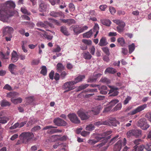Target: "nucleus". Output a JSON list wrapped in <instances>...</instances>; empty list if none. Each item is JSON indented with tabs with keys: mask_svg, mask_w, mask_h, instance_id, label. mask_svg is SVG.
I'll return each mask as SVG.
<instances>
[{
	"mask_svg": "<svg viewBox=\"0 0 151 151\" xmlns=\"http://www.w3.org/2000/svg\"><path fill=\"white\" fill-rule=\"evenodd\" d=\"M17 69V66L13 63L10 64L8 66L9 70L12 74H15L14 72Z\"/></svg>",
	"mask_w": 151,
	"mask_h": 151,
	"instance_id": "19",
	"label": "nucleus"
},
{
	"mask_svg": "<svg viewBox=\"0 0 151 151\" xmlns=\"http://www.w3.org/2000/svg\"><path fill=\"white\" fill-rule=\"evenodd\" d=\"M102 50L107 55L109 56L110 55V52L108 47H103L102 48Z\"/></svg>",
	"mask_w": 151,
	"mask_h": 151,
	"instance_id": "50",
	"label": "nucleus"
},
{
	"mask_svg": "<svg viewBox=\"0 0 151 151\" xmlns=\"http://www.w3.org/2000/svg\"><path fill=\"white\" fill-rule=\"evenodd\" d=\"M94 129V125L92 124H90L86 126V129L87 130L92 131Z\"/></svg>",
	"mask_w": 151,
	"mask_h": 151,
	"instance_id": "46",
	"label": "nucleus"
},
{
	"mask_svg": "<svg viewBox=\"0 0 151 151\" xmlns=\"http://www.w3.org/2000/svg\"><path fill=\"white\" fill-rule=\"evenodd\" d=\"M99 82L106 84H109L110 83V80L107 78L106 77H102L101 79Z\"/></svg>",
	"mask_w": 151,
	"mask_h": 151,
	"instance_id": "39",
	"label": "nucleus"
},
{
	"mask_svg": "<svg viewBox=\"0 0 151 151\" xmlns=\"http://www.w3.org/2000/svg\"><path fill=\"white\" fill-rule=\"evenodd\" d=\"M83 58L86 60H90L92 57L91 55L88 52H86L83 53Z\"/></svg>",
	"mask_w": 151,
	"mask_h": 151,
	"instance_id": "33",
	"label": "nucleus"
},
{
	"mask_svg": "<svg viewBox=\"0 0 151 151\" xmlns=\"http://www.w3.org/2000/svg\"><path fill=\"white\" fill-rule=\"evenodd\" d=\"M16 5L12 1H6L4 4H0V20L5 22L12 15L10 9H14Z\"/></svg>",
	"mask_w": 151,
	"mask_h": 151,
	"instance_id": "1",
	"label": "nucleus"
},
{
	"mask_svg": "<svg viewBox=\"0 0 151 151\" xmlns=\"http://www.w3.org/2000/svg\"><path fill=\"white\" fill-rule=\"evenodd\" d=\"M93 33L92 29H91L89 31L83 34V38H88L91 37Z\"/></svg>",
	"mask_w": 151,
	"mask_h": 151,
	"instance_id": "34",
	"label": "nucleus"
},
{
	"mask_svg": "<svg viewBox=\"0 0 151 151\" xmlns=\"http://www.w3.org/2000/svg\"><path fill=\"white\" fill-rule=\"evenodd\" d=\"M37 26L38 27H43L47 29L48 27V26L50 25V23L47 21L44 22V23L42 22H38L37 23ZM47 31H49V30L46 29Z\"/></svg>",
	"mask_w": 151,
	"mask_h": 151,
	"instance_id": "14",
	"label": "nucleus"
},
{
	"mask_svg": "<svg viewBox=\"0 0 151 151\" xmlns=\"http://www.w3.org/2000/svg\"><path fill=\"white\" fill-rule=\"evenodd\" d=\"M89 85L87 84H86L84 85H82L78 87V91H80L84 89L87 88L89 86Z\"/></svg>",
	"mask_w": 151,
	"mask_h": 151,
	"instance_id": "47",
	"label": "nucleus"
},
{
	"mask_svg": "<svg viewBox=\"0 0 151 151\" xmlns=\"http://www.w3.org/2000/svg\"><path fill=\"white\" fill-rule=\"evenodd\" d=\"M113 21L116 24L119 25L121 24H122L124 22L122 20H119V19H114L113 20Z\"/></svg>",
	"mask_w": 151,
	"mask_h": 151,
	"instance_id": "56",
	"label": "nucleus"
},
{
	"mask_svg": "<svg viewBox=\"0 0 151 151\" xmlns=\"http://www.w3.org/2000/svg\"><path fill=\"white\" fill-rule=\"evenodd\" d=\"M127 137H129L131 136H134V129L130 130L127 133Z\"/></svg>",
	"mask_w": 151,
	"mask_h": 151,
	"instance_id": "53",
	"label": "nucleus"
},
{
	"mask_svg": "<svg viewBox=\"0 0 151 151\" xmlns=\"http://www.w3.org/2000/svg\"><path fill=\"white\" fill-rule=\"evenodd\" d=\"M18 59V55L17 52L14 50L12 54L11 60L13 63L16 62Z\"/></svg>",
	"mask_w": 151,
	"mask_h": 151,
	"instance_id": "20",
	"label": "nucleus"
},
{
	"mask_svg": "<svg viewBox=\"0 0 151 151\" xmlns=\"http://www.w3.org/2000/svg\"><path fill=\"white\" fill-rule=\"evenodd\" d=\"M100 22L102 24L107 26H109L111 23V21L109 19H101Z\"/></svg>",
	"mask_w": 151,
	"mask_h": 151,
	"instance_id": "28",
	"label": "nucleus"
},
{
	"mask_svg": "<svg viewBox=\"0 0 151 151\" xmlns=\"http://www.w3.org/2000/svg\"><path fill=\"white\" fill-rule=\"evenodd\" d=\"M117 42L122 47L125 46L126 42L123 37H121L118 38L117 40Z\"/></svg>",
	"mask_w": 151,
	"mask_h": 151,
	"instance_id": "32",
	"label": "nucleus"
},
{
	"mask_svg": "<svg viewBox=\"0 0 151 151\" xmlns=\"http://www.w3.org/2000/svg\"><path fill=\"white\" fill-rule=\"evenodd\" d=\"M119 102V101L117 99H113L109 103V105L112 108V107L114 106L115 105L118 103Z\"/></svg>",
	"mask_w": 151,
	"mask_h": 151,
	"instance_id": "42",
	"label": "nucleus"
},
{
	"mask_svg": "<svg viewBox=\"0 0 151 151\" xmlns=\"http://www.w3.org/2000/svg\"><path fill=\"white\" fill-rule=\"evenodd\" d=\"M21 11L23 13L27 14L28 15H30L31 14V13L29 12H28L25 7H22L21 8Z\"/></svg>",
	"mask_w": 151,
	"mask_h": 151,
	"instance_id": "41",
	"label": "nucleus"
},
{
	"mask_svg": "<svg viewBox=\"0 0 151 151\" xmlns=\"http://www.w3.org/2000/svg\"><path fill=\"white\" fill-rule=\"evenodd\" d=\"M26 99L27 103L28 104H31L34 101L33 97L32 96L27 98Z\"/></svg>",
	"mask_w": 151,
	"mask_h": 151,
	"instance_id": "51",
	"label": "nucleus"
},
{
	"mask_svg": "<svg viewBox=\"0 0 151 151\" xmlns=\"http://www.w3.org/2000/svg\"><path fill=\"white\" fill-rule=\"evenodd\" d=\"M47 70L46 67L45 66H42V67L40 73L44 76H45L47 74Z\"/></svg>",
	"mask_w": 151,
	"mask_h": 151,
	"instance_id": "44",
	"label": "nucleus"
},
{
	"mask_svg": "<svg viewBox=\"0 0 151 151\" xmlns=\"http://www.w3.org/2000/svg\"><path fill=\"white\" fill-rule=\"evenodd\" d=\"M56 128V127H53L51 125H49L44 127L43 128L42 130H45L48 129L47 132V133L51 134L55 133L57 132Z\"/></svg>",
	"mask_w": 151,
	"mask_h": 151,
	"instance_id": "10",
	"label": "nucleus"
},
{
	"mask_svg": "<svg viewBox=\"0 0 151 151\" xmlns=\"http://www.w3.org/2000/svg\"><path fill=\"white\" fill-rule=\"evenodd\" d=\"M66 122L60 118H57V126H66Z\"/></svg>",
	"mask_w": 151,
	"mask_h": 151,
	"instance_id": "29",
	"label": "nucleus"
},
{
	"mask_svg": "<svg viewBox=\"0 0 151 151\" xmlns=\"http://www.w3.org/2000/svg\"><path fill=\"white\" fill-rule=\"evenodd\" d=\"M69 10L71 12H73L75 10V7L73 3H70L69 4Z\"/></svg>",
	"mask_w": 151,
	"mask_h": 151,
	"instance_id": "52",
	"label": "nucleus"
},
{
	"mask_svg": "<svg viewBox=\"0 0 151 151\" xmlns=\"http://www.w3.org/2000/svg\"><path fill=\"white\" fill-rule=\"evenodd\" d=\"M102 74L100 73H98L97 74H93L92 77H89L87 81L88 83H92L95 82L96 81L97 79L100 77Z\"/></svg>",
	"mask_w": 151,
	"mask_h": 151,
	"instance_id": "13",
	"label": "nucleus"
},
{
	"mask_svg": "<svg viewBox=\"0 0 151 151\" xmlns=\"http://www.w3.org/2000/svg\"><path fill=\"white\" fill-rule=\"evenodd\" d=\"M110 137L111 136H108L106 138H105V137H104V138L103 139V140L102 142L99 144L97 145V147H101L104 146L106 143L107 142L108 139L110 138Z\"/></svg>",
	"mask_w": 151,
	"mask_h": 151,
	"instance_id": "25",
	"label": "nucleus"
},
{
	"mask_svg": "<svg viewBox=\"0 0 151 151\" xmlns=\"http://www.w3.org/2000/svg\"><path fill=\"white\" fill-rule=\"evenodd\" d=\"M104 138V137H100V135H99L98 136L96 137V140L89 139L88 140V142L90 145H94L102 139Z\"/></svg>",
	"mask_w": 151,
	"mask_h": 151,
	"instance_id": "15",
	"label": "nucleus"
},
{
	"mask_svg": "<svg viewBox=\"0 0 151 151\" xmlns=\"http://www.w3.org/2000/svg\"><path fill=\"white\" fill-rule=\"evenodd\" d=\"M85 78V76L84 75H80L76 78L74 81H73L75 82L76 84L82 81Z\"/></svg>",
	"mask_w": 151,
	"mask_h": 151,
	"instance_id": "27",
	"label": "nucleus"
},
{
	"mask_svg": "<svg viewBox=\"0 0 151 151\" xmlns=\"http://www.w3.org/2000/svg\"><path fill=\"white\" fill-rule=\"evenodd\" d=\"M107 121L109 124V125H108V126L112 125L116 126V122L115 121L110 120L109 121Z\"/></svg>",
	"mask_w": 151,
	"mask_h": 151,
	"instance_id": "57",
	"label": "nucleus"
},
{
	"mask_svg": "<svg viewBox=\"0 0 151 151\" xmlns=\"http://www.w3.org/2000/svg\"><path fill=\"white\" fill-rule=\"evenodd\" d=\"M13 31L14 29L12 27L7 26L4 28L3 32L5 35H6L11 34L13 32Z\"/></svg>",
	"mask_w": 151,
	"mask_h": 151,
	"instance_id": "18",
	"label": "nucleus"
},
{
	"mask_svg": "<svg viewBox=\"0 0 151 151\" xmlns=\"http://www.w3.org/2000/svg\"><path fill=\"white\" fill-rule=\"evenodd\" d=\"M66 75L67 74L66 72L64 71H63L61 72L60 76L59 74L57 73V81L59 80L60 77L62 79H63L65 78Z\"/></svg>",
	"mask_w": 151,
	"mask_h": 151,
	"instance_id": "37",
	"label": "nucleus"
},
{
	"mask_svg": "<svg viewBox=\"0 0 151 151\" xmlns=\"http://www.w3.org/2000/svg\"><path fill=\"white\" fill-rule=\"evenodd\" d=\"M60 137L59 136L57 135V140H60L62 141H65L66 140L67 137L65 136H63L61 137Z\"/></svg>",
	"mask_w": 151,
	"mask_h": 151,
	"instance_id": "58",
	"label": "nucleus"
},
{
	"mask_svg": "<svg viewBox=\"0 0 151 151\" xmlns=\"http://www.w3.org/2000/svg\"><path fill=\"white\" fill-rule=\"evenodd\" d=\"M122 107V104L121 103H119L113 108L112 111H116L118 110H120L121 109Z\"/></svg>",
	"mask_w": 151,
	"mask_h": 151,
	"instance_id": "45",
	"label": "nucleus"
},
{
	"mask_svg": "<svg viewBox=\"0 0 151 151\" xmlns=\"http://www.w3.org/2000/svg\"><path fill=\"white\" fill-rule=\"evenodd\" d=\"M146 104H144L138 106L135 109L132 110L128 113L129 115H133L139 112L147 107Z\"/></svg>",
	"mask_w": 151,
	"mask_h": 151,
	"instance_id": "7",
	"label": "nucleus"
},
{
	"mask_svg": "<svg viewBox=\"0 0 151 151\" xmlns=\"http://www.w3.org/2000/svg\"><path fill=\"white\" fill-rule=\"evenodd\" d=\"M60 30L61 32L64 35L66 36H68L70 35V33L68 31L67 28L65 26H62L60 27Z\"/></svg>",
	"mask_w": 151,
	"mask_h": 151,
	"instance_id": "21",
	"label": "nucleus"
},
{
	"mask_svg": "<svg viewBox=\"0 0 151 151\" xmlns=\"http://www.w3.org/2000/svg\"><path fill=\"white\" fill-rule=\"evenodd\" d=\"M122 146V141L119 140L115 145L114 148V151H120Z\"/></svg>",
	"mask_w": 151,
	"mask_h": 151,
	"instance_id": "17",
	"label": "nucleus"
},
{
	"mask_svg": "<svg viewBox=\"0 0 151 151\" xmlns=\"http://www.w3.org/2000/svg\"><path fill=\"white\" fill-rule=\"evenodd\" d=\"M145 117L147 118L148 120L151 122V112H148L145 115Z\"/></svg>",
	"mask_w": 151,
	"mask_h": 151,
	"instance_id": "64",
	"label": "nucleus"
},
{
	"mask_svg": "<svg viewBox=\"0 0 151 151\" xmlns=\"http://www.w3.org/2000/svg\"><path fill=\"white\" fill-rule=\"evenodd\" d=\"M102 108L101 106L99 105L93 108L92 110L88 111L80 109L77 112V114L81 120H86L88 119L92 114L94 115L99 114Z\"/></svg>",
	"mask_w": 151,
	"mask_h": 151,
	"instance_id": "2",
	"label": "nucleus"
},
{
	"mask_svg": "<svg viewBox=\"0 0 151 151\" xmlns=\"http://www.w3.org/2000/svg\"><path fill=\"white\" fill-rule=\"evenodd\" d=\"M125 23L124 22L117 27L116 29L117 31L120 33L122 32L124 30V27L125 26Z\"/></svg>",
	"mask_w": 151,
	"mask_h": 151,
	"instance_id": "30",
	"label": "nucleus"
},
{
	"mask_svg": "<svg viewBox=\"0 0 151 151\" xmlns=\"http://www.w3.org/2000/svg\"><path fill=\"white\" fill-rule=\"evenodd\" d=\"M102 125H109V124L107 120L103 121H98L94 123V125L97 126H99Z\"/></svg>",
	"mask_w": 151,
	"mask_h": 151,
	"instance_id": "26",
	"label": "nucleus"
},
{
	"mask_svg": "<svg viewBox=\"0 0 151 151\" xmlns=\"http://www.w3.org/2000/svg\"><path fill=\"white\" fill-rule=\"evenodd\" d=\"M82 42L88 45H91L92 44V42L91 40H88L86 39H83L82 40Z\"/></svg>",
	"mask_w": 151,
	"mask_h": 151,
	"instance_id": "55",
	"label": "nucleus"
},
{
	"mask_svg": "<svg viewBox=\"0 0 151 151\" xmlns=\"http://www.w3.org/2000/svg\"><path fill=\"white\" fill-rule=\"evenodd\" d=\"M19 94L17 92H10L7 94L6 96L8 98H14L16 96H18Z\"/></svg>",
	"mask_w": 151,
	"mask_h": 151,
	"instance_id": "23",
	"label": "nucleus"
},
{
	"mask_svg": "<svg viewBox=\"0 0 151 151\" xmlns=\"http://www.w3.org/2000/svg\"><path fill=\"white\" fill-rule=\"evenodd\" d=\"M3 88L4 89L8 90L9 91H11L12 90V88L11 86L8 84H6L4 87Z\"/></svg>",
	"mask_w": 151,
	"mask_h": 151,
	"instance_id": "63",
	"label": "nucleus"
},
{
	"mask_svg": "<svg viewBox=\"0 0 151 151\" xmlns=\"http://www.w3.org/2000/svg\"><path fill=\"white\" fill-rule=\"evenodd\" d=\"M129 53H132L134 50L135 47L134 44L133 43L128 46Z\"/></svg>",
	"mask_w": 151,
	"mask_h": 151,
	"instance_id": "43",
	"label": "nucleus"
},
{
	"mask_svg": "<svg viewBox=\"0 0 151 151\" xmlns=\"http://www.w3.org/2000/svg\"><path fill=\"white\" fill-rule=\"evenodd\" d=\"M10 105V103L6 100H3L1 102V105L2 106H9Z\"/></svg>",
	"mask_w": 151,
	"mask_h": 151,
	"instance_id": "36",
	"label": "nucleus"
},
{
	"mask_svg": "<svg viewBox=\"0 0 151 151\" xmlns=\"http://www.w3.org/2000/svg\"><path fill=\"white\" fill-rule=\"evenodd\" d=\"M99 89L100 91V93L103 95L106 94L109 91L108 88L105 86H102L100 87L99 86Z\"/></svg>",
	"mask_w": 151,
	"mask_h": 151,
	"instance_id": "16",
	"label": "nucleus"
},
{
	"mask_svg": "<svg viewBox=\"0 0 151 151\" xmlns=\"http://www.w3.org/2000/svg\"><path fill=\"white\" fill-rule=\"evenodd\" d=\"M70 30H73L75 35H78L80 33V27L78 25H72L70 27Z\"/></svg>",
	"mask_w": 151,
	"mask_h": 151,
	"instance_id": "11",
	"label": "nucleus"
},
{
	"mask_svg": "<svg viewBox=\"0 0 151 151\" xmlns=\"http://www.w3.org/2000/svg\"><path fill=\"white\" fill-rule=\"evenodd\" d=\"M37 120L35 118H33L31 119L29 121L27 122V125L28 126L32 125L37 123Z\"/></svg>",
	"mask_w": 151,
	"mask_h": 151,
	"instance_id": "40",
	"label": "nucleus"
},
{
	"mask_svg": "<svg viewBox=\"0 0 151 151\" xmlns=\"http://www.w3.org/2000/svg\"><path fill=\"white\" fill-rule=\"evenodd\" d=\"M76 83L73 81L67 82L65 83L63 86V88L64 89L67 90L65 92L71 91L74 89L75 86V84Z\"/></svg>",
	"mask_w": 151,
	"mask_h": 151,
	"instance_id": "4",
	"label": "nucleus"
},
{
	"mask_svg": "<svg viewBox=\"0 0 151 151\" xmlns=\"http://www.w3.org/2000/svg\"><path fill=\"white\" fill-rule=\"evenodd\" d=\"M109 9L110 13L112 14H114L116 12L115 9L112 6H110Z\"/></svg>",
	"mask_w": 151,
	"mask_h": 151,
	"instance_id": "61",
	"label": "nucleus"
},
{
	"mask_svg": "<svg viewBox=\"0 0 151 151\" xmlns=\"http://www.w3.org/2000/svg\"><path fill=\"white\" fill-rule=\"evenodd\" d=\"M9 120V119L8 117L4 116L3 117H0V123L2 124H4L6 123L7 121Z\"/></svg>",
	"mask_w": 151,
	"mask_h": 151,
	"instance_id": "38",
	"label": "nucleus"
},
{
	"mask_svg": "<svg viewBox=\"0 0 151 151\" xmlns=\"http://www.w3.org/2000/svg\"><path fill=\"white\" fill-rule=\"evenodd\" d=\"M119 136L117 135L112 138L110 141L109 142V144H112L114 142H115L118 139Z\"/></svg>",
	"mask_w": 151,
	"mask_h": 151,
	"instance_id": "48",
	"label": "nucleus"
},
{
	"mask_svg": "<svg viewBox=\"0 0 151 151\" xmlns=\"http://www.w3.org/2000/svg\"><path fill=\"white\" fill-rule=\"evenodd\" d=\"M68 117L72 122L77 124L80 123V121L78 119L76 114L74 113L69 114L68 115Z\"/></svg>",
	"mask_w": 151,
	"mask_h": 151,
	"instance_id": "8",
	"label": "nucleus"
},
{
	"mask_svg": "<svg viewBox=\"0 0 151 151\" xmlns=\"http://www.w3.org/2000/svg\"><path fill=\"white\" fill-rule=\"evenodd\" d=\"M131 97L129 96H127L124 101V104L126 105L128 103L129 101L131 100Z\"/></svg>",
	"mask_w": 151,
	"mask_h": 151,
	"instance_id": "59",
	"label": "nucleus"
},
{
	"mask_svg": "<svg viewBox=\"0 0 151 151\" xmlns=\"http://www.w3.org/2000/svg\"><path fill=\"white\" fill-rule=\"evenodd\" d=\"M111 88L110 90L109 91V94L110 96H117L119 92L117 91L118 88L114 86H109Z\"/></svg>",
	"mask_w": 151,
	"mask_h": 151,
	"instance_id": "9",
	"label": "nucleus"
},
{
	"mask_svg": "<svg viewBox=\"0 0 151 151\" xmlns=\"http://www.w3.org/2000/svg\"><path fill=\"white\" fill-rule=\"evenodd\" d=\"M137 125L142 129L145 130L150 126L147 124V120L145 119H141L138 122Z\"/></svg>",
	"mask_w": 151,
	"mask_h": 151,
	"instance_id": "5",
	"label": "nucleus"
},
{
	"mask_svg": "<svg viewBox=\"0 0 151 151\" xmlns=\"http://www.w3.org/2000/svg\"><path fill=\"white\" fill-rule=\"evenodd\" d=\"M107 6L105 4L101 5L100 6L99 8L101 11H104L105 10V9L107 8Z\"/></svg>",
	"mask_w": 151,
	"mask_h": 151,
	"instance_id": "62",
	"label": "nucleus"
},
{
	"mask_svg": "<svg viewBox=\"0 0 151 151\" xmlns=\"http://www.w3.org/2000/svg\"><path fill=\"white\" fill-rule=\"evenodd\" d=\"M116 72V70L111 67L107 68L105 70L104 73L106 74L107 73L111 74H114Z\"/></svg>",
	"mask_w": 151,
	"mask_h": 151,
	"instance_id": "22",
	"label": "nucleus"
},
{
	"mask_svg": "<svg viewBox=\"0 0 151 151\" xmlns=\"http://www.w3.org/2000/svg\"><path fill=\"white\" fill-rule=\"evenodd\" d=\"M34 136V135L32 133L28 132L22 133L19 137H21L23 144H26L31 143L33 140Z\"/></svg>",
	"mask_w": 151,
	"mask_h": 151,
	"instance_id": "3",
	"label": "nucleus"
},
{
	"mask_svg": "<svg viewBox=\"0 0 151 151\" xmlns=\"http://www.w3.org/2000/svg\"><path fill=\"white\" fill-rule=\"evenodd\" d=\"M64 69V67L63 66L62 64L60 63H58L57 64V70H62Z\"/></svg>",
	"mask_w": 151,
	"mask_h": 151,
	"instance_id": "49",
	"label": "nucleus"
},
{
	"mask_svg": "<svg viewBox=\"0 0 151 151\" xmlns=\"http://www.w3.org/2000/svg\"><path fill=\"white\" fill-rule=\"evenodd\" d=\"M39 10L40 12H44L46 11L48 6V4L45 3L42 0H39Z\"/></svg>",
	"mask_w": 151,
	"mask_h": 151,
	"instance_id": "6",
	"label": "nucleus"
},
{
	"mask_svg": "<svg viewBox=\"0 0 151 151\" xmlns=\"http://www.w3.org/2000/svg\"><path fill=\"white\" fill-rule=\"evenodd\" d=\"M134 136L136 137H141L142 131L140 129H134Z\"/></svg>",
	"mask_w": 151,
	"mask_h": 151,
	"instance_id": "31",
	"label": "nucleus"
},
{
	"mask_svg": "<svg viewBox=\"0 0 151 151\" xmlns=\"http://www.w3.org/2000/svg\"><path fill=\"white\" fill-rule=\"evenodd\" d=\"M89 50L91 53L93 55H94L95 48L94 46H92L91 47L89 48Z\"/></svg>",
	"mask_w": 151,
	"mask_h": 151,
	"instance_id": "54",
	"label": "nucleus"
},
{
	"mask_svg": "<svg viewBox=\"0 0 151 151\" xmlns=\"http://www.w3.org/2000/svg\"><path fill=\"white\" fill-rule=\"evenodd\" d=\"M11 101L14 104H17L21 103L22 101V99L20 98L17 99L11 98Z\"/></svg>",
	"mask_w": 151,
	"mask_h": 151,
	"instance_id": "35",
	"label": "nucleus"
},
{
	"mask_svg": "<svg viewBox=\"0 0 151 151\" xmlns=\"http://www.w3.org/2000/svg\"><path fill=\"white\" fill-rule=\"evenodd\" d=\"M108 44L106 41V39L105 37H102L100 40L99 45L100 46H106Z\"/></svg>",
	"mask_w": 151,
	"mask_h": 151,
	"instance_id": "24",
	"label": "nucleus"
},
{
	"mask_svg": "<svg viewBox=\"0 0 151 151\" xmlns=\"http://www.w3.org/2000/svg\"><path fill=\"white\" fill-rule=\"evenodd\" d=\"M60 20L61 22L66 24L67 25L70 26L72 24H75L76 23L75 20L73 19H60Z\"/></svg>",
	"mask_w": 151,
	"mask_h": 151,
	"instance_id": "12",
	"label": "nucleus"
},
{
	"mask_svg": "<svg viewBox=\"0 0 151 151\" xmlns=\"http://www.w3.org/2000/svg\"><path fill=\"white\" fill-rule=\"evenodd\" d=\"M145 146L146 150L149 151L151 150V143H147Z\"/></svg>",
	"mask_w": 151,
	"mask_h": 151,
	"instance_id": "60",
	"label": "nucleus"
}]
</instances>
